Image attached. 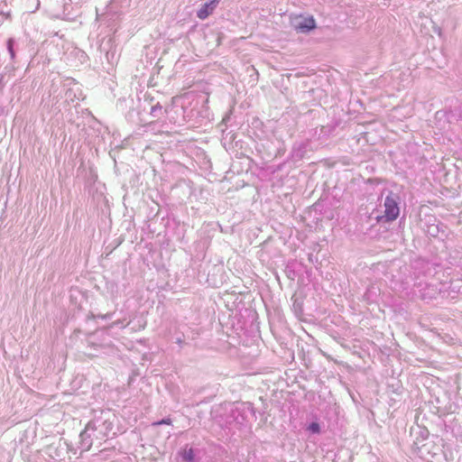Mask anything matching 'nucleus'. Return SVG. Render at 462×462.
<instances>
[{
    "instance_id": "obj_1",
    "label": "nucleus",
    "mask_w": 462,
    "mask_h": 462,
    "mask_svg": "<svg viewBox=\"0 0 462 462\" xmlns=\"http://www.w3.org/2000/svg\"><path fill=\"white\" fill-rule=\"evenodd\" d=\"M383 206V215L377 217V222H393L397 219L400 215V208L395 197L392 194L388 195L384 199Z\"/></svg>"
},
{
    "instance_id": "obj_2",
    "label": "nucleus",
    "mask_w": 462,
    "mask_h": 462,
    "mask_svg": "<svg viewBox=\"0 0 462 462\" xmlns=\"http://www.w3.org/2000/svg\"><path fill=\"white\" fill-rule=\"evenodd\" d=\"M218 3L219 0H211L204 4L197 12L198 18L200 20L207 19L210 14H213Z\"/></svg>"
},
{
    "instance_id": "obj_3",
    "label": "nucleus",
    "mask_w": 462,
    "mask_h": 462,
    "mask_svg": "<svg viewBox=\"0 0 462 462\" xmlns=\"http://www.w3.org/2000/svg\"><path fill=\"white\" fill-rule=\"evenodd\" d=\"M316 27V22L312 16L300 18L295 24L298 32H307Z\"/></svg>"
},
{
    "instance_id": "obj_4",
    "label": "nucleus",
    "mask_w": 462,
    "mask_h": 462,
    "mask_svg": "<svg viewBox=\"0 0 462 462\" xmlns=\"http://www.w3.org/2000/svg\"><path fill=\"white\" fill-rule=\"evenodd\" d=\"M308 430L312 433H319L320 432V427L318 422H312L309 425Z\"/></svg>"
},
{
    "instance_id": "obj_5",
    "label": "nucleus",
    "mask_w": 462,
    "mask_h": 462,
    "mask_svg": "<svg viewBox=\"0 0 462 462\" xmlns=\"http://www.w3.org/2000/svg\"><path fill=\"white\" fill-rule=\"evenodd\" d=\"M183 458L186 461L191 462L194 458L193 449L189 448V450H186L184 452Z\"/></svg>"
},
{
    "instance_id": "obj_6",
    "label": "nucleus",
    "mask_w": 462,
    "mask_h": 462,
    "mask_svg": "<svg viewBox=\"0 0 462 462\" xmlns=\"http://www.w3.org/2000/svg\"><path fill=\"white\" fill-rule=\"evenodd\" d=\"M162 424L171 425V420L170 418L163 419V420H162L160 421L153 422L152 426H159V425H162Z\"/></svg>"
}]
</instances>
